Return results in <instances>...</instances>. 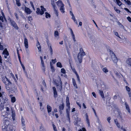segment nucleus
Returning a JSON list of instances; mask_svg holds the SVG:
<instances>
[{"label":"nucleus","instance_id":"1","mask_svg":"<svg viewBox=\"0 0 131 131\" xmlns=\"http://www.w3.org/2000/svg\"><path fill=\"white\" fill-rule=\"evenodd\" d=\"M2 117L3 119V124L2 126L3 131H15L13 126H9L10 122V119L6 115H2Z\"/></svg>","mask_w":131,"mask_h":131},{"label":"nucleus","instance_id":"2","mask_svg":"<svg viewBox=\"0 0 131 131\" xmlns=\"http://www.w3.org/2000/svg\"><path fill=\"white\" fill-rule=\"evenodd\" d=\"M108 51L110 52V54L111 56V57L113 62L114 63H116H116L118 61V59L116 57L115 54L114 53L113 51L109 49Z\"/></svg>","mask_w":131,"mask_h":131},{"label":"nucleus","instance_id":"3","mask_svg":"<svg viewBox=\"0 0 131 131\" xmlns=\"http://www.w3.org/2000/svg\"><path fill=\"white\" fill-rule=\"evenodd\" d=\"M40 7L41 8V11H40V9L38 8H37V10L36 11V13L38 14H40L42 15L44 14V11H46V9L42 6H41Z\"/></svg>","mask_w":131,"mask_h":131},{"label":"nucleus","instance_id":"4","mask_svg":"<svg viewBox=\"0 0 131 131\" xmlns=\"http://www.w3.org/2000/svg\"><path fill=\"white\" fill-rule=\"evenodd\" d=\"M85 54V53L84 51L82 52L81 53L79 52L78 53V58L80 63H81L82 62V57Z\"/></svg>","mask_w":131,"mask_h":131},{"label":"nucleus","instance_id":"5","mask_svg":"<svg viewBox=\"0 0 131 131\" xmlns=\"http://www.w3.org/2000/svg\"><path fill=\"white\" fill-rule=\"evenodd\" d=\"M11 84L12 83L10 81H8V82L6 84V88L7 91L9 92L11 89Z\"/></svg>","mask_w":131,"mask_h":131},{"label":"nucleus","instance_id":"6","mask_svg":"<svg viewBox=\"0 0 131 131\" xmlns=\"http://www.w3.org/2000/svg\"><path fill=\"white\" fill-rule=\"evenodd\" d=\"M4 57L5 58H7L9 57V53L6 49H5L3 52Z\"/></svg>","mask_w":131,"mask_h":131},{"label":"nucleus","instance_id":"7","mask_svg":"<svg viewBox=\"0 0 131 131\" xmlns=\"http://www.w3.org/2000/svg\"><path fill=\"white\" fill-rule=\"evenodd\" d=\"M10 22L11 24L12 25L14 28L16 29H18V27L17 26V24L14 21L11 20L10 18Z\"/></svg>","mask_w":131,"mask_h":131},{"label":"nucleus","instance_id":"8","mask_svg":"<svg viewBox=\"0 0 131 131\" xmlns=\"http://www.w3.org/2000/svg\"><path fill=\"white\" fill-rule=\"evenodd\" d=\"M11 113L12 119L14 121L15 119L16 114L15 111L12 108H11Z\"/></svg>","mask_w":131,"mask_h":131},{"label":"nucleus","instance_id":"9","mask_svg":"<svg viewBox=\"0 0 131 131\" xmlns=\"http://www.w3.org/2000/svg\"><path fill=\"white\" fill-rule=\"evenodd\" d=\"M74 118L75 121L74 123L75 125H77L78 123L80 122L81 119L78 117L77 115L75 117H74Z\"/></svg>","mask_w":131,"mask_h":131},{"label":"nucleus","instance_id":"10","mask_svg":"<svg viewBox=\"0 0 131 131\" xmlns=\"http://www.w3.org/2000/svg\"><path fill=\"white\" fill-rule=\"evenodd\" d=\"M2 81L5 84L7 83V82L8 83V81H10L5 77H2Z\"/></svg>","mask_w":131,"mask_h":131},{"label":"nucleus","instance_id":"11","mask_svg":"<svg viewBox=\"0 0 131 131\" xmlns=\"http://www.w3.org/2000/svg\"><path fill=\"white\" fill-rule=\"evenodd\" d=\"M21 120L22 126L23 127V129H24V128L25 127V119L22 116L21 117Z\"/></svg>","mask_w":131,"mask_h":131},{"label":"nucleus","instance_id":"12","mask_svg":"<svg viewBox=\"0 0 131 131\" xmlns=\"http://www.w3.org/2000/svg\"><path fill=\"white\" fill-rule=\"evenodd\" d=\"M71 69L73 71V72H74L75 74V75L76 76H77V80L79 82H80V78L79 75H78V74L75 69L74 68H71Z\"/></svg>","mask_w":131,"mask_h":131},{"label":"nucleus","instance_id":"13","mask_svg":"<svg viewBox=\"0 0 131 131\" xmlns=\"http://www.w3.org/2000/svg\"><path fill=\"white\" fill-rule=\"evenodd\" d=\"M25 37L24 41V44L25 47L26 48H27L28 47V40L25 37Z\"/></svg>","mask_w":131,"mask_h":131},{"label":"nucleus","instance_id":"14","mask_svg":"<svg viewBox=\"0 0 131 131\" xmlns=\"http://www.w3.org/2000/svg\"><path fill=\"white\" fill-rule=\"evenodd\" d=\"M47 45L48 47L49 50H50V52L51 54L52 55L53 54V52L51 45L49 43H47Z\"/></svg>","mask_w":131,"mask_h":131},{"label":"nucleus","instance_id":"15","mask_svg":"<svg viewBox=\"0 0 131 131\" xmlns=\"http://www.w3.org/2000/svg\"><path fill=\"white\" fill-rule=\"evenodd\" d=\"M25 11L27 14H30L32 12V11H31L30 9L29 8L26 7V6L25 7Z\"/></svg>","mask_w":131,"mask_h":131},{"label":"nucleus","instance_id":"16","mask_svg":"<svg viewBox=\"0 0 131 131\" xmlns=\"http://www.w3.org/2000/svg\"><path fill=\"white\" fill-rule=\"evenodd\" d=\"M56 4L57 6L59 7H61V6H64L62 1L61 0H59L58 1L56 2Z\"/></svg>","mask_w":131,"mask_h":131},{"label":"nucleus","instance_id":"17","mask_svg":"<svg viewBox=\"0 0 131 131\" xmlns=\"http://www.w3.org/2000/svg\"><path fill=\"white\" fill-rule=\"evenodd\" d=\"M47 109L48 113L49 115H50V112H51L52 111V107L48 105L47 106Z\"/></svg>","mask_w":131,"mask_h":131},{"label":"nucleus","instance_id":"18","mask_svg":"<svg viewBox=\"0 0 131 131\" xmlns=\"http://www.w3.org/2000/svg\"><path fill=\"white\" fill-rule=\"evenodd\" d=\"M53 91L54 97L56 98L57 97V94L56 88L55 87H53Z\"/></svg>","mask_w":131,"mask_h":131},{"label":"nucleus","instance_id":"19","mask_svg":"<svg viewBox=\"0 0 131 131\" xmlns=\"http://www.w3.org/2000/svg\"><path fill=\"white\" fill-rule=\"evenodd\" d=\"M25 50L26 52V57L27 58H28L29 57L30 53V51L28 48H26Z\"/></svg>","mask_w":131,"mask_h":131},{"label":"nucleus","instance_id":"20","mask_svg":"<svg viewBox=\"0 0 131 131\" xmlns=\"http://www.w3.org/2000/svg\"><path fill=\"white\" fill-rule=\"evenodd\" d=\"M70 31H71V34L73 40L75 42L76 41V40H75V35L73 34V31L72 30V29L71 28H70Z\"/></svg>","mask_w":131,"mask_h":131},{"label":"nucleus","instance_id":"21","mask_svg":"<svg viewBox=\"0 0 131 131\" xmlns=\"http://www.w3.org/2000/svg\"><path fill=\"white\" fill-rule=\"evenodd\" d=\"M114 122L118 128H120L121 127V126L118 123L117 119H115L114 120Z\"/></svg>","mask_w":131,"mask_h":131},{"label":"nucleus","instance_id":"22","mask_svg":"<svg viewBox=\"0 0 131 131\" xmlns=\"http://www.w3.org/2000/svg\"><path fill=\"white\" fill-rule=\"evenodd\" d=\"M85 116H86V122L87 124H88L89 126L90 125V122H89V120L88 118V115L86 113L85 114Z\"/></svg>","mask_w":131,"mask_h":131},{"label":"nucleus","instance_id":"23","mask_svg":"<svg viewBox=\"0 0 131 131\" xmlns=\"http://www.w3.org/2000/svg\"><path fill=\"white\" fill-rule=\"evenodd\" d=\"M126 62L128 65L131 66V58H129L127 60Z\"/></svg>","mask_w":131,"mask_h":131},{"label":"nucleus","instance_id":"24","mask_svg":"<svg viewBox=\"0 0 131 131\" xmlns=\"http://www.w3.org/2000/svg\"><path fill=\"white\" fill-rule=\"evenodd\" d=\"M41 68L42 70L44 72L45 71V68L44 66V62H41Z\"/></svg>","mask_w":131,"mask_h":131},{"label":"nucleus","instance_id":"25","mask_svg":"<svg viewBox=\"0 0 131 131\" xmlns=\"http://www.w3.org/2000/svg\"><path fill=\"white\" fill-rule=\"evenodd\" d=\"M99 94L101 96L102 98H104V94L103 91L101 90H99Z\"/></svg>","mask_w":131,"mask_h":131},{"label":"nucleus","instance_id":"26","mask_svg":"<svg viewBox=\"0 0 131 131\" xmlns=\"http://www.w3.org/2000/svg\"><path fill=\"white\" fill-rule=\"evenodd\" d=\"M125 105L126 109L128 110V111L129 113H130V110L129 109V106L128 104H127L126 102H125Z\"/></svg>","mask_w":131,"mask_h":131},{"label":"nucleus","instance_id":"27","mask_svg":"<svg viewBox=\"0 0 131 131\" xmlns=\"http://www.w3.org/2000/svg\"><path fill=\"white\" fill-rule=\"evenodd\" d=\"M64 6H61L60 9V10L62 13H64L65 12V9L64 7Z\"/></svg>","mask_w":131,"mask_h":131},{"label":"nucleus","instance_id":"28","mask_svg":"<svg viewBox=\"0 0 131 131\" xmlns=\"http://www.w3.org/2000/svg\"><path fill=\"white\" fill-rule=\"evenodd\" d=\"M64 107V105L63 103L62 105H60L59 107V108L60 110H62Z\"/></svg>","mask_w":131,"mask_h":131},{"label":"nucleus","instance_id":"29","mask_svg":"<svg viewBox=\"0 0 131 131\" xmlns=\"http://www.w3.org/2000/svg\"><path fill=\"white\" fill-rule=\"evenodd\" d=\"M53 9L55 14L57 16H58V10L57 9V7L54 8Z\"/></svg>","mask_w":131,"mask_h":131},{"label":"nucleus","instance_id":"30","mask_svg":"<svg viewBox=\"0 0 131 131\" xmlns=\"http://www.w3.org/2000/svg\"><path fill=\"white\" fill-rule=\"evenodd\" d=\"M37 41L38 43L37 44L36 46L37 47L39 51H40L41 50V47L38 40H37Z\"/></svg>","mask_w":131,"mask_h":131},{"label":"nucleus","instance_id":"31","mask_svg":"<svg viewBox=\"0 0 131 131\" xmlns=\"http://www.w3.org/2000/svg\"><path fill=\"white\" fill-rule=\"evenodd\" d=\"M73 84L74 86L76 88H78L77 86L75 80L74 79H72Z\"/></svg>","mask_w":131,"mask_h":131},{"label":"nucleus","instance_id":"32","mask_svg":"<svg viewBox=\"0 0 131 131\" xmlns=\"http://www.w3.org/2000/svg\"><path fill=\"white\" fill-rule=\"evenodd\" d=\"M51 4L53 8L56 7L55 5V2L54 1H51Z\"/></svg>","mask_w":131,"mask_h":131},{"label":"nucleus","instance_id":"33","mask_svg":"<svg viewBox=\"0 0 131 131\" xmlns=\"http://www.w3.org/2000/svg\"><path fill=\"white\" fill-rule=\"evenodd\" d=\"M2 98V101L4 102L5 103H6L8 100L6 98V97H3V96Z\"/></svg>","mask_w":131,"mask_h":131},{"label":"nucleus","instance_id":"34","mask_svg":"<svg viewBox=\"0 0 131 131\" xmlns=\"http://www.w3.org/2000/svg\"><path fill=\"white\" fill-rule=\"evenodd\" d=\"M66 105H70L69 101V98L68 96H67L66 97Z\"/></svg>","mask_w":131,"mask_h":131},{"label":"nucleus","instance_id":"35","mask_svg":"<svg viewBox=\"0 0 131 131\" xmlns=\"http://www.w3.org/2000/svg\"><path fill=\"white\" fill-rule=\"evenodd\" d=\"M103 71L106 74L108 72V70L106 67H104L102 69Z\"/></svg>","mask_w":131,"mask_h":131},{"label":"nucleus","instance_id":"36","mask_svg":"<svg viewBox=\"0 0 131 131\" xmlns=\"http://www.w3.org/2000/svg\"><path fill=\"white\" fill-rule=\"evenodd\" d=\"M20 13V16L24 19L25 20L26 19V18L24 16V15L22 14V12L21 11H19Z\"/></svg>","mask_w":131,"mask_h":131},{"label":"nucleus","instance_id":"37","mask_svg":"<svg viewBox=\"0 0 131 131\" xmlns=\"http://www.w3.org/2000/svg\"><path fill=\"white\" fill-rule=\"evenodd\" d=\"M117 4L119 6H121L122 4V2L119 0H115Z\"/></svg>","mask_w":131,"mask_h":131},{"label":"nucleus","instance_id":"38","mask_svg":"<svg viewBox=\"0 0 131 131\" xmlns=\"http://www.w3.org/2000/svg\"><path fill=\"white\" fill-rule=\"evenodd\" d=\"M57 67L61 68L62 67L61 63L60 62H58L57 63Z\"/></svg>","mask_w":131,"mask_h":131},{"label":"nucleus","instance_id":"39","mask_svg":"<svg viewBox=\"0 0 131 131\" xmlns=\"http://www.w3.org/2000/svg\"><path fill=\"white\" fill-rule=\"evenodd\" d=\"M54 36L56 37H57L58 38H59L58 32L57 31H55L54 32Z\"/></svg>","mask_w":131,"mask_h":131},{"label":"nucleus","instance_id":"40","mask_svg":"<svg viewBox=\"0 0 131 131\" xmlns=\"http://www.w3.org/2000/svg\"><path fill=\"white\" fill-rule=\"evenodd\" d=\"M67 107V108L66 109V112L67 113H69V111L70 110V105H66Z\"/></svg>","mask_w":131,"mask_h":131},{"label":"nucleus","instance_id":"41","mask_svg":"<svg viewBox=\"0 0 131 131\" xmlns=\"http://www.w3.org/2000/svg\"><path fill=\"white\" fill-rule=\"evenodd\" d=\"M60 83L59 89L60 91H61L62 90V86L61 81V80L60 81Z\"/></svg>","mask_w":131,"mask_h":131},{"label":"nucleus","instance_id":"42","mask_svg":"<svg viewBox=\"0 0 131 131\" xmlns=\"http://www.w3.org/2000/svg\"><path fill=\"white\" fill-rule=\"evenodd\" d=\"M11 102L12 103H14L16 101V98L14 96L12 97L11 98Z\"/></svg>","mask_w":131,"mask_h":131},{"label":"nucleus","instance_id":"43","mask_svg":"<svg viewBox=\"0 0 131 131\" xmlns=\"http://www.w3.org/2000/svg\"><path fill=\"white\" fill-rule=\"evenodd\" d=\"M45 14H46L45 17L46 18H48V17H50V15L48 13L46 12L45 13Z\"/></svg>","mask_w":131,"mask_h":131},{"label":"nucleus","instance_id":"44","mask_svg":"<svg viewBox=\"0 0 131 131\" xmlns=\"http://www.w3.org/2000/svg\"><path fill=\"white\" fill-rule=\"evenodd\" d=\"M4 108V106L2 104H1L0 105V110H2Z\"/></svg>","mask_w":131,"mask_h":131},{"label":"nucleus","instance_id":"45","mask_svg":"<svg viewBox=\"0 0 131 131\" xmlns=\"http://www.w3.org/2000/svg\"><path fill=\"white\" fill-rule=\"evenodd\" d=\"M116 95H117V97H118V99H119L121 100V102H122V97L120 96V94L119 93H117L116 94Z\"/></svg>","mask_w":131,"mask_h":131},{"label":"nucleus","instance_id":"46","mask_svg":"<svg viewBox=\"0 0 131 131\" xmlns=\"http://www.w3.org/2000/svg\"><path fill=\"white\" fill-rule=\"evenodd\" d=\"M67 117H68V120L69 122H70V115L69 113H67Z\"/></svg>","mask_w":131,"mask_h":131},{"label":"nucleus","instance_id":"47","mask_svg":"<svg viewBox=\"0 0 131 131\" xmlns=\"http://www.w3.org/2000/svg\"><path fill=\"white\" fill-rule=\"evenodd\" d=\"M118 25L120 27L124 29H125L124 27L119 22L118 23Z\"/></svg>","mask_w":131,"mask_h":131},{"label":"nucleus","instance_id":"48","mask_svg":"<svg viewBox=\"0 0 131 131\" xmlns=\"http://www.w3.org/2000/svg\"><path fill=\"white\" fill-rule=\"evenodd\" d=\"M11 75L12 76V77H13V79L15 81V82H17V80L15 78V77L14 76L13 74H12V73H11Z\"/></svg>","mask_w":131,"mask_h":131},{"label":"nucleus","instance_id":"49","mask_svg":"<svg viewBox=\"0 0 131 131\" xmlns=\"http://www.w3.org/2000/svg\"><path fill=\"white\" fill-rule=\"evenodd\" d=\"M127 4L129 5H131V2H130L128 0L126 1L125 2ZM130 7L131 8V6Z\"/></svg>","mask_w":131,"mask_h":131},{"label":"nucleus","instance_id":"50","mask_svg":"<svg viewBox=\"0 0 131 131\" xmlns=\"http://www.w3.org/2000/svg\"><path fill=\"white\" fill-rule=\"evenodd\" d=\"M61 73L63 74H64L66 73V71L63 68H62L61 69Z\"/></svg>","mask_w":131,"mask_h":131},{"label":"nucleus","instance_id":"51","mask_svg":"<svg viewBox=\"0 0 131 131\" xmlns=\"http://www.w3.org/2000/svg\"><path fill=\"white\" fill-rule=\"evenodd\" d=\"M111 119V118L110 117H108L107 119V120L109 123H110V121Z\"/></svg>","mask_w":131,"mask_h":131},{"label":"nucleus","instance_id":"52","mask_svg":"<svg viewBox=\"0 0 131 131\" xmlns=\"http://www.w3.org/2000/svg\"><path fill=\"white\" fill-rule=\"evenodd\" d=\"M30 4L31 5L32 7V8L33 9H34V10H35V7H34V5L33 4V2H32L31 1H30Z\"/></svg>","mask_w":131,"mask_h":131},{"label":"nucleus","instance_id":"53","mask_svg":"<svg viewBox=\"0 0 131 131\" xmlns=\"http://www.w3.org/2000/svg\"><path fill=\"white\" fill-rule=\"evenodd\" d=\"M2 58L1 56L0 55V67H1V66H2Z\"/></svg>","mask_w":131,"mask_h":131},{"label":"nucleus","instance_id":"54","mask_svg":"<svg viewBox=\"0 0 131 131\" xmlns=\"http://www.w3.org/2000/svg\"><path fill=\"white\" fill-rule=\"evenodd\" d=\"M52 126L54 130L55 131H57V129L56 128V127L55 125L54 124H53Z\"/></svg>","mask_w":131,"mask_h":131},{"label":"nucleus","instance_id":"55","mask_svg":"<svg viewBox=\"0 0 131 131\" xmlns=\"http://www.w3.org/2000/svg\"><path fill=\"white\" fill-rule=\"evenodd\" d=\"M117 95L116 94L113 96V98L114 100H115L117 99Z\"/></svg>","mask_w":131,"mask_h":131},{"label":"nucleus","instance_id":"56","mask_svg":"<svg viewBox=\"0 0 131 131\" xmlns=\"http://www.w3.org/2000/svg\"><path fill=\"white\" fill-rule=\"evenodd\" d=\"M124 9L128 13H131V12L129 10L127 9V8H124Z\"/></svg>","mask_w":131,"mask_h":131},{"label":"nucleus","instance_id":"57","mask_svg":"<svg viewBox=\"0 0 131 131\" xmlns=\"http://www.w3.org/2000/svg\"><path fill=\"white\" fill-rule=\"evenodd\" d=\"M126 90L128 92H129L130 90V89L129 87L128 86H126Z\"/></svg>","mask_w":131,"mask_h":131},{"label":"nucleus","instance_id":"58","mask_svg":"<svg viewBox=\"0 0 131 131\" xmlns=\"http://www.w3.org/2000/svg\"><path fill=\"white\" fill-rule=\"evenodd\" d=\"M79 131H86V130L85 128H83L80 129Z\"/></svg>","mask_w":131,"mask_h":131},{"label":"nucleus","instance_id":"59","mask_svg":"<svg viewBox=\"0 0 131 131\" xmlns=\"http://www.w3.org/2000/svg\"><path fill=\"white\" fill-rule=\"evenodd\" d=\"M42 83H43V85H44L45 87H46V83L45 82V81L44 80H43V81H42Z\"/></svg>","mask_w":131,"mask_h":131},{"label":"nucleus","instance_id":"60","mask_svg":"<svg viewBox=\"0 0 131 131\" xmlns=\"http://www.w3.org/2000/svg\"><path fill=\"white\" fill-rule=\"evenodd\" d=\"M16 4H17V5L18 6H21V4L20 3L19 1H18V2H16Z\"/></svg>","mask_w":131,"mask_h":131},{"label":"nucleus","instance_id":"61","mask_svg":"<svg viewBox=\"0 0 131 131\" xmlns=\"http://www.w3.org/2000/svg\"><path fill=\"white\" fill-rule=\"evenodd\" d=\"M14 14H15V17H16V19H17L18 20L19 19V18L17 14L16 13H15Z\"/></svg>","mask_w":131,"mask_h":131},{"label":"nucleus","instance_id":"62","mask_svg":"<svg viewBox=\"0 0 131 131\" xmlns=\"http://www.w3.org/2000/svg\"><path fill=\"white\" fill-rule=\"evenodd\" d=\"M92 94L95 98H96V95L94 92H92Z\"/></svg>","mask_w":131,"mask_h":131},{"label":"nucleus","instance_id":"63","mask_svg":"<svg viewBox=\"0 0 131 131\" xmlns=\"http://www.w3.org/2000/svg\"><path fill=\"white\" fill-rule=\"evenodd\" d=\"M127 19L130 22H131V18L130 17L128 16L127 17Z\"/></svg>","mask_w":131,"mask_h":131},{"label":"nucleus","instance_id":"64","mask_svg":"<svg viewBox=\"0 0 131 131\" xmlns=\"http://www.w3.org/2000/svg\"><path fill=\"white\" fill-rule=\"evenodd\" d=\"M115 74L117 76H119V73L117 72V71L115 72Z\"/></svg>","mask_w":131,"mask_h":131}]
</instances>
